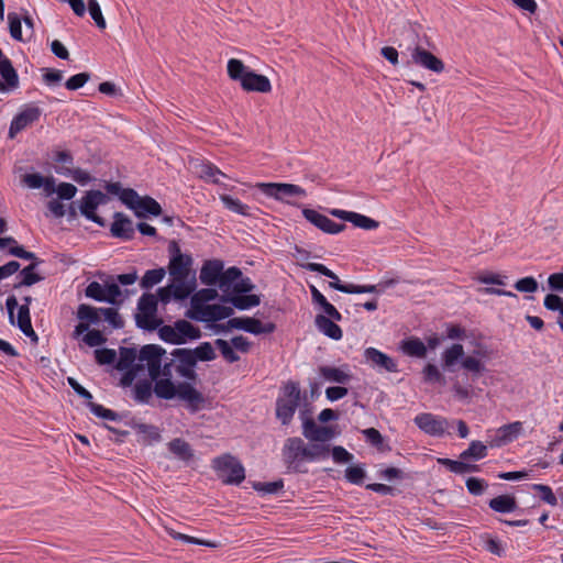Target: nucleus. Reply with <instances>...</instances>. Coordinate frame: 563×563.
Masks as SVG:
<instances>
[{
    "label": "nucleus",
    "mask_w": 563,
    "mask_h": 563,
    "mask_svg": "<svg viewBox=\"0 0 563 563\" xmlns=\"http://www.w3.org/2000/svg\"><path fill=\"white\" fill-rule=\"evenodd\" d=\"M459 361H461L462 368L472 373L474 378L486 369L479 358L473 355L464 356V347L460 343H454L442 352V363L445 369L451 371Z\"/></svg>",
    "instance_id": "3"
},
{
    "label": "nucleus",
    "mask_w": 563,
    "mask_h": 563,
    "mask_svg": "<svg viewBox=\"0 0 563 563\" xmlns=\"http://www.w3.org/2000/svg\"><path fill=\"white\" fill-rule=\"evenodd\" d=\"M37 265H38V262H33L30 265H27L26 267H24L20 272L21 280L19 283H16L13 287L14 288H19L22 286L29 287V286H32V285L41 282L43 279V277L34 272L35 267Z\"/></svg>",
    "instance_id": "40"
},
{
    "label": "nucleus",
    "mask_w": 563,
    "mask_h": 563,
    "mask_svg": "<svg viewBox=\"0 0 563 563\" xmlns=\"http://www.w3.org/2000/svg\"><path fill=\"white\" fill-rule=\"evenodd\" d=\"M303 267L309 272L319 273L332 279L329 286L344 294H374L378 292L376 285L342 284L335 273L321 263H307Z\"/></svg>",
    "instance_id": "7"
},
{
    "label": "nucleus",
    "mask_w": 563,
    "mask_h": 563,
    "mask_svg": "<svg viewBox=\"0 0 563 563\" xmlns=\"http://www.w3.org/2000/svg\"><path fill=\"white\" fill-rule=\"evenodd\" d=\"M240 59L231 58L228 62V74L231 79L242 82L243 77L250 71Z\"/></svg>",
    "instance_id": "47"
},
{
    "label": "nucleus",
    "mask_w": 563,
    "mask_h": 563,
    "mask_svg": "<svg viewBox=\"0 0 563 563\" xmlns=\"http://www.w3.org/2000/svg\"><path fill=\"white\" fill-rule=\"evenodd\" d=\"M487 487V483L483 478L468 477L466 479V488L470 494L481 496Z\"/></svg>",
    "instance_id": "64"
},
{
    "label": "nucleus",
    "mask_w": 563,
    "mask_h": 563,
    "mask_svg": "<svg viewBox=\"0 0 563 563\" xmlns=\"http://www.w3.org/2000/svg\"><path fill=\"white\" fill-rule=\"evenodd\" d=\"M111 235L125 241L132 240L135 229L132 220L122 212L113 214V222L110 228Z\"/></svg>",
    "instance_id": "22"
},
{
    "label": "nucleus",
    "mask_w": 563,
    "mask_h": 563,
    "mask_svg": "<svg viewBox=\"0 0 563 563\" xmlns=\"http://www.w3.org/2000/svg\"><path fill=\"white\" fill-rule=\"evenodd\" d=\"M100 311H101V318H103L113 328L118 329V328L123 327V320L117 309L101 308Z\"/></svg>",
    "instance_id": "59"
},
{
    "label": "nucleus",
    "mask_w": 563,
    "mask_h": 563,
    "mask_svg": "<svg viewBox=\"0 0 563 563\" xmlns=\"http://www.w3.org/2000/svg\"><path fill=\"white\" fill-rule=\"evenodd\" d=\"M332 320L323 314H317L314 324L317 329L325 336L339 341L343 336L342 329Z\"/></svg>",
    "instance_id": "29"
},
{
    "label": "nucleus",
    "mask_w": 563,
    "mask_h": 563,
    "mask_svg": "<svg viewBox=\"0 0 563 563\" xmlns=\"http://www.w3.org/2000/svg\"><path fill=\"white\" fill-rule=\"evenodd\" d=\"M487 456V446L481 441H472L468 448L460 454L461 460L478 461Z\"/></svg>",
    "instance_id": "41"
},
{
    "label": "nucleus",
    "mask_w": 563,
    "mask_h": 563,
    "mask_svg": "<svg viewBox=\"0 0 563 563\" xmlns=\"http://www.w3.org/2000/svg\"><path fill=\"white\" fill-rule=\"evenodd\" d=\"M411 59L412 62L428 70H431L433 73H442L444 70V64L443 62L438 58L435 55L430 53L429 51L424 49L421 46H416L411 52Z\"/></svg>",
    "instance_id": "19"
},
{
    "label": "nucleus",
    "mask_w": 563,
    "mask_h": 563,
    "mask_svg": "<svg viewBox=\"0 0 563 563\" xmlns=\"http://www.w3.org/2000/svg\"><path fill=\"white\" fill-rule=\"evenodd\" d=\"M136 325L140 329L153 331L162 324V319L156 313L137 312L135 316Z\"/></svg>",
    "instance_id": "42"
},
{
    "label": "nucleus",
    "mask_w": 563,
    "mask_h": 563,
    "mask_svg": "<svg viewBox=\"0 0 563 563\" xmlns=\"http://www.w3.org/2000/svg\"><path fill=\"white\" fill-rule=\"evenodd\" d=\"M173 356L175 360L179 361L183 364H186L189 367H196L197 357L195 355L194 350L176 349L173 352Z\"/></svg>",
    "instance_id": "54"
},
{
    "label": "nucleus",
    "mask_w": 563,
    "mask_h": 563,
    "mask_svg": "<svg viewBox=\"0 0 563 563\" xmlns=\"http://www.w3.org/2000/svg\"><path fill=\"white\" fill-rule=\"evenodd\" d=\"M88 298L95 299L96 301L104 302V286L99 284L98 282H91L85 291Z\"/></svg>",
    "instance_id": "63"
},
{
    "label": "nucleus",
    "mask_w": 563,
    "mask_h": 563,
    "mask_svg": "<svg viewBox=\"0 0 563 563\" xmlns=\"http://www.w3.org/2000/svg\"><path fill=\"white\" fill-rule=\"evenodd\" d=\"M124 205L134 211L137 218H144L146 214L157 217L162 212L161 205L152 197H141L135 190L124 194Z\"/></svg>",
    "instance_id": "9"
},
{
    "label": "nucleus",
    "mask_w": 563,
    "mask_h": 563,
    "mask_svg": "<svg viewBox=\"0 0 563 563\" xmlns=\"http://www.w3.org/2000/svg\"><path fill=\"white\" fill-rule=\"evenodd\" d=\"M42 115V110L37 106L27 104L24 106L12 119L8 137L13 140L15 136L21 133L26 128L31 126L35 122L40 120Z\"/></svg>",
    "instance_id": "11"
},
{
    "label": "nucleus",
    "mask_w": 563,
    "mask_h": 563,
    "mask_svg": "<svg viewBox=\"0 0 563 563\" xmlns=\"http://www.w3.org/2000/svg\"><path fill=\"white\" fill-rule=\"evenodd\" d=\"M423 379L427 383H442L444 382L443 375L434 364H427L422 371Z\"/></svg>",
    "instance_id": "60"
},
{
    "label": "nucleus",
    "mask_w": 563,
    "mask_h": 563,
    "mask_svg": "<svg viewBox=\"0 0 563 563\" xmlns=\"http://www.w3.org/2000/svg\"><path fill=\"white\" fill-rule=\"evenodd\" d=\"M241 86L246 91L269 92L272 84L269 79L264 76L250 70L242 79Z\"/></svg>",
    "instance_id": "26"
},
{
    "label": "nucleus",
    "mask_w": 563,
    "mask_h": 563,
    "mask_svg": "<svg viewBox=\"0 0 563 563\" xmlns=\"http://www.w3.org/2000/svg\"><path fill=\"white\" fill-rule=\"evenodd\" d=\"M135 401L140 404H150L154 391V385L148 380L137 382L133 387Z\"/></svg>",
    "instance_id": "38"
},
{
    "label": "nucleus",
    "mask_w": 563,
    "mask_h": 563,
    "mask_svg": "<svg viewBox=\"0 0 563 563\" xmlns=\"http://www.w3.org/2000/svg\"><path fill=\"white\" fill-rule=\"evenodd\" d=\"M532 489L540 494V498L542 501L547 503L550 506L558 505V499L550 486L544 484H533Z\"/></svg>",
    "instance_id": "55"
},
{
    "label": "nucleus",
    "mask_w": 563,
    "mask_h": 563,
    "mask_svg": "<svg viewBox=\"0 0 563 563\" xmlns=\"http://www.w3.org/2000/svg\"><path fill=\"white\" fill-rule=\"evenodd\" d=\"M15 324L24 335L37 340V335L31 322L30 308H27L26 305H21L19 307L18 320Z\"/></svg>",
    "instance_id": "33"
},
{
    "label": "nucleus",
    "mask_w": 563,
    "mask_h": 563,
    "mask_svg": "<svg viewBox=\"0 0 563 563\" xmlns=\"http://www.w3.org/2000/svg\"><path fill=\"white\" fill-rule=\"evenodd\" d=\"M416 426L431 437H442L450 433V422L446 418L433 413H419L413 419Z\"/></svg>",
    "instance_id": "13"
},
{
    "label": "nucleus",
    "mask_w": 563,
    "mask_h": 563,
    "mask_svg": "<svg viewBox=\"0 0 563 563\" xmlns=\"http://www.w3.org/2000/svg\"><path fill=\"white\" fill-rule=\"evenodd\" d=\"M241 276V269L235 266L229 267L225 271L222 269V275L219 277L217 285L222 290L223 296H231L233 294V286Z\"/></svg>",
    "instance_id": "30"
},
{
    "label": "nucleus",
    "mask_w": 563,
    "mask_h": 563,
    "mask_svg": "<svg viewBox=\"0 0 563 563\" xmlns=\"http://www.w3.org/2000/svg\"><path fill=\"white\" fill-rule=\"evenodd\" d=\"M212 468L222 483L227 485H240L245 479L243 464L229 453L214 457Z\"/></svg>",
    "instance_id": "4"
},
{
    "label": "nucleus",
    "mask_w": 563,
    "mask_h": 563,
    "mask_svg": "<svg viewBox=\"0 0 563 563\" xmlns=\"http://www.w3.org/2000/svg\"><path fill=\"white\" fill-rule=\"evenodd\" d=\"M489 508L496 512L509 514L517 509V501L514 496L500 495L489 500Z\"/></svg>",
    "instance_id": "34"
},
{
    "label": "nucleus",
    "mask_w": 563,
    "mask_h": 563,
    "mask_svg": "<svg viewBox=\"0 0 563 563\" xmlns=\"http://www.w3.org/2000/svg\"><path fill=\"white\" fill-rule=\"evenodd\" d=\"M283 459L288 470L302 472L300 465L308 462L307 444L301 438H288L282 450Z\"/></svg>",
    "instance_id": "8"
},
{
    "label": "nucleus",
    "mask_w": 563,
    "mask_h": 563,
    "mask_svg": "<svg viewBox=\"0 0 563 563\" xmlns=\"http://www.w3.org/2000/svg\"><path fill=\"white\" fill-rule=\"evenodd\" d=\"M223 262L220 260H208L200 269V282L206 286H216L222 275Z\"/></svg>",
    "instance_id": "24"
},
{
    "label": "nucleus",
    "mask_w": 563,
    "mask_h": 563,
    "mask_svg": "<svg viewBox=\"0 0 563 563\" xmlns=\"http://www.w3.org/2000/svg\"><path fill=\"white\" fill-rule=\"evenodd\" d=\"M87 405H88L90 411L95 416H97L101 419L110 420V421H117L120 419V416L115 411L108 409V408L103 407L102 405H99V404H96L92 401H89Z\"/></svg>",
    "instance_id": "51"
},
{
    "label": "nucleus",
    "mask_w": 563,
    "mask_h": 563,
    "mask_svg": "<svg viewBox=\"0 0 563 563\" xmlns=\"http://www.w3.org/2000/svg\"><path fill=\"white\" fill-rule=\"evenodd\" d=\"M168 446L173 454L184 461L190 460L194 455L189 443L183 439H174L169 442Z\"/></svg>",
    "instance_id": "45"
},
{
    "label": "nucleus",
    "mask_w": 563,
    "mask_h": 563,
    "mask_svg": "<svg viewBox=\"0 0 563 563\" xmlns=\"http://www.w3.org/2000/svg\"><path fill=\"white\" fill-rule=\"evenodd\" d=\"M176 334L179 336V344H184L189 340H197L200 338V330L186 320H178L175 323Z\"/></svg>",
    "instance_id": "31"
},
{
    "label": "nucleus",
    "mask_w": 563,
    "mask_h": 563,
    "mask_svg": "<svg viewBox=\"0 0 563 563\" xmlns=\"http://www.w3.org/2000/svg\"><path fill=\"white\" fill-rule=\"evenodd\" d=\"M253 488L256 492L263 493V494H276L284 488V482H283V479H278L275 482H265V483L257 482V483H254Z\"/></svg>",
    "instance_id": "57"
},
{
    "label": "nucleus",
    "mask_w": 563,
    "mask_h": 563,
    "mask_svg": "<svg viewBox=\"0 0 563 563\" xmlns=\"http://www.w3.org/2000/svg\"><path fill=\"white\" fill-rule=\"evenodd\" d=\"M168 534L174 540H178V541H181V542H185V543H191V544H197V545H205V547H208V548H216L217 547L216 542H211V541L203 540V539H198V538L185 534V533L176 532L174 530H169Z\"/></svg>",
    "instance_id": "50"
},
{
    "label": "nucleus",
    "mask_w": 563,
    "mask_h": 563,
    "mask_svg": "<svg viewBox=\"0 0 563 563\" xmlns=\"http://www.w3.org/2000/svg\"><path fill=\"white\" fill-rule=\"evenodd\" d=\"M169 286L174 291V299L184 300L194 292L196 280L194 276L170 277Z\"/></svg>",
    "instance_id": "27"
},
{
    "label": "nucleus",
    "mask_w": 563,
    "mask_h": 563,
    "mask_svg": "<svg viewBox=\"0 0 563 563\" xmlns=\"http://www.w3.org/2000/svg\"><path fill=\"white\" fill-rule=\"evenodd\" d=\"M88 11L96 25L100 30H104L107 27V22L102 15L101 8L97 0H88Z\"/></svg>",
    "instance_id": "52"
},
{
    "label": "nucleus",
    "mask_w": 563,
    "mask_h": 563,
    "mask_svg": "<svg viewBox=\"0 0 563 563\" xmlns=\"http://www.w3.org/2000/svg\"><path fill=\"white\" fill-rule=\"evenodd\" d=\"M197 168L200 178L212 184H220L219 177L225 176L216 165L209 162H202Z\"/></svg>",
    "instance_id": "36"
},
{
    "label": "nucleus",
    "mask_w": 563,
    "mask_h": 563,
    "mask_svg": "<svg viewBox=\"0 0 563 563\" xmlns=\"http://www.w3.org/2000/svg\"><path fill=\"white\" fill-rule=\"evenodd\" d=\"M197 373L195 368L172 358L163 366V377L154 384V391L157 398L170 400L178 398L186 404L192 413L205 407V396L195 388L190 382H195Z\"/></svg>",
    "instance_id": "1"
},
{
    "label": "nucleus",
    "mask_w": 563,
    "mask_h": 563,
    "mask_svg": "<svg viewBox=\"0 0 563 563\" xmlns=\"http://www.w3.org/2000/svg\"><path fill=\"white\" fill-rule=\"evenodd\" d=\"M302 216L308 222H310L316 228L328 234H338L345 229V224L334 222L333 220L318 212L314 209H302Z\"/></svg>",
    "instance_id": "16"
},
{
    "label": "nucleus",
    "mask_w": 563,
    "mask_h": 563,
    "mask_svg": "<svg viewBox=\"0 0 563 563\" xmlns=\"http://www.w3.org/2000/svg\"><path fill=\"white\" fill-rule=\"evenodd\" d=\"M364 357L374 368L384 369L388 373H396L398 371L397 363L390 356L375 347L365 349Z\"/></svg>",
    "instance_id": "20"
},
{
    "label": "nucleus",
    "mask_w": 563,
    "mask_h": 563,
    "mask_svg": "<svg viewBox=\"0 0 563 563\" xmlns=\"http://www.w3.org/2000/svg\"><path fill=\"white\" fill-rule=\"evenodd\" d=\"M158 335L161 340L170 344H179V336L176 334L175 324L174 325H159L158 327Z\"/></svg>",
    "instance_id": "61"
},
{
    "label": "nucleus",
    "mask_w": 563,
    "mask_h": 563,
    "mask_svg": "<svg viewBox=\"0 0 563 563\" xmlns=\"http://www.w3.org/2000/svg\"><path fill=\"white\" fill-rule=\"evenodd\" d=\"M221 300L223 302L231 303L234 308L239 310H247L253 307H257L261 303V296L247 292L231 296H222Z\"/></svg>",
    "instance_id": "28"
},
{
    "label": "nucleus",
    "mask_w": 563,
    "mask_h": 563,
    "mask_svg": "<svg viewBox=\"0 0 563 563\" xmlns=\"http://www.w3.org/2000/svg\"><path fill=\"white\" fill-rule=\"evenodd\" d=\"M93 354L99 365H110L117 360V353L111 349H97Z\"/></svg>",
    "instance_id": "58"
},
{
    "label": "nucleus",
    "mask_w": 563,
    "mask_h": 563,
    "mask_svg": "<svg viewBox=\"0 0 563 563\" xmlns=\"http://www.w3.org/2000/svg\"><path fill=\"white\" fill-rule=\"evenodd\" d=\"M109 198L106 194L100 190H89L81 198L79 210L80 213L89 221H92L99 225H103L104 221L101 217L96 213L99 206L106 205Z\"/></svg>",
    "instance_id": "12"
},
{
    "label": "nucleus",
    "mask_w": 563,
    "mask_h": 563,
    "mask_svg": "<svg viewBox=\"0 0 563 563\" xmlns=\"http://www.w3.org/2000/svg\"><path fill=\"white\" fill-rule=\"evenodd\" d=\"M256 187L265 196L274 198L279 201H286L287 203H290L287 200L288 197L305 198L307 196V192L302 187L294 184L258 183Z\"/></svg>",
    "instance_id": "10"
},
{
    "label": "nucleus",
    "mask_w": 563,
    "mask_h": 563,
    "mask_svg": "<svg viewBox=\"0 0 563 563\" xmlns=\"http://www.w3.org/2000/svg\"><path fill=\"white\" fill-rule=\"evenodd\" d=\"M365 470L361 465L350 466L345 470V479L354 485H362L365 478Z\"/></svg>",
    "instance_id": "53"
},
{
    "label": "nucleus",
    "mask_w": 563,
    "mask_h": 563,
    "mask_svg": "<svg viewBox=\"0 0 563 563\" xmlns=\"http://www.w3.org/2000/svg\"><path fill=\"white\" fill-rule=\"evenodd\" d=\"M220 200L228 210H230L236 214H240L243 217L252 216V208L250 206L243 203L238 198H234L230 195H221Z\"/></svg>",
    "instance_id": "35"
},
{
    "label": "nucleus",
    "mask_w": 563,
    "mask_h": 563,
    "mask_svg": "<svg viewBox=\"0 0 563 563\" xmlns=\"http://www.w3.org/2000/svg\"><path fill=\"white\" fill-rule=\"evenodd\" d=\"M301 399V391L299 384L296 382H288L283 388V395L276 400V417L282 424L287 426L294 418V415L299 406Z\"/></svg>",
    "instance_id": "5"
},
{
    "label": "nucleus",
    "mask_w": 563,
    "mask_h": 563,
    "mask_svg": "<svg viewBox=\"0 0 563 563\" xmlns=\"http://www.w3.org/2000/svg\"><path fill=\"white\" fill-rule=\"evenodd\" d=\"M402 352L409 356L424 357L427 354V346L418 338H411L401 342Z\"/></svg>",
    "instance_id": "39"
},
{
    "label": "nucleus",
    "mask_w": 563,
    "mask_h": 563,
    "mask_svg": "<svg viewBox=\"0 0 563 563\" xmlns=\"http://www.w3.org/2000/svg\"><path fill=\"white\" fill-rule=\"evenodd\" d=\"M330 214L343 220L351 222L354 227L364 230H376L379 227V222L361 213L354 211H346L342 209H331Z\"/></svg>",
    "instance_id": "18"
},
{
    "label": "nucleus",
    "mask_w": 563,
    "mask_h": 563,
    "mask_svg": "<svg viewBox=\"0 0 563 563\" xmlns=\"http://www.w3.org/2000/svg\"><path fill=\"white\" fill-rule=\"evenodd\" d=\"M302 434L311 442H328L332 440L335 432L332 427L318 426L312 419L302 417Z\"/></svg>",
    "instance_id": "17"
},
{
    "label": "nucleus",
    "mask_w": 563,
    "mask_h": 563,
    "mask_svg": "<svg viewBox=\"0 0 563 563\" xmlns=\"http://www.w3.org/2000/svg\"><path fill=\"white\" fill-rule=\"evenodd\" d=\"M0 76L3 82H0V90L15 89L19 86V76L12 62L3 54L0 48Z\"/></svg>",
    "instance_id": "23"
},
{
    "label": "nucleus",
    "mask_w": 563,
    "mask_h": 563,
    "mask_svg": "<svg viewBox=\"0 0 563 563\" xmlns=\"http://www.w3.org/2000/svg\"><path fill=\"white\" fill-rule=\"evenodd\" d=\"M8 21L11 37L15 41H22V25L19 14L15 12H10L8 14Z\"/></svg>",
    "instance_id": "56"
},
{
    "label": "nucleus",
    "mask_w": 563,
    "mask_h": 563,
    "mask_svg": "<svg viewBox=\"0 0 563 563\" xmlns=\"http://www.w3.org/2000/svg\"><path fill=\"white\" fill-rule=\"evenodd\" d=\"M158 299L153 294H143L137 301L139 312L157 313Z\"/></svg>",
    "instance_id": "48"
},
{
    "label": "nucleus",
    "mask_w": 563,
    "mask_h": 563,
    "mask_svg": "<svg viewBox=\"0 0 563 563\" xmlns=\"http://www.w3.org/2000/svg\"><path fill=\"white\" fill-rule=\"evenodd\" d=\"M218 296V291L213 288H202L195 292L190 300L188 317L199 322H216L230 318L233 314L232 307L209 303Z\"/></svg>",
    "instance_id": "2"
},
{
    "label": "nucleus",
    "mask_w": 563,
    "mask_h": 563,
    "mask_svg": "<svg viewBox=\"0 0 563 563\" xmlns=\"http://www.w3.org/2000/svg\"><path fill=\"white\" fill-rule=\"evenodd\" d=\"M169 252L168 273L170 277L190 276L192 257L189 254H183L176 242L170 244Z\"/></svg>",
    "instance_id": "14"
},
{
    "label": "nucleus",
    "mask_w": 563,
    "mask_h": 563,
    "mask_svg": "<svg viewBox=\"0 0 563 563\" xmlns=\"http://www.w3.org/2000/svg\"><path fill=\"white\" fill-rule=\"evenodd\" d=\"M194 352L197 357V361H212L216 358L214 350L211 343L209 342L201 343L194 350Z\"/></svg>",
    "instance_id": "62"
},
{
    "label": "nucleus",
    "mask_w": 563,
    "mask_h": 563,
    "mask_svg": "<svg viewBox=\"0 0 563 563\" xmlns=\"http://www.w3.org/2000/svg\"><path fill=\"white\" fill-rule=\"evenodd\" d=\"M214 345L217 346V349H219L223 358L225 361H228L229 363H235L240 360L239 355L234 351L233 345L231 343H229L228 341L222 340V339H217L214 341Z\"/></svg>",
    "instance_id": "49"
},
{
    "label": "nucleus",
    "mask_w": 563,
    "mask_h": 563,
    "mask_svg": "<svg viewBox=\"0 0 563 563\" xmlns=\"http://www.w3.org/2000/svg\"><path fill=\"white\" fill-rule=\"evenodd\" d=\"M139 363V354L135 349L121 347L120 356L117 363V368L120 371H137L136 364Z\"/></svg>",
    "instance_id": "32"
},
{
    "label": "nucleus",
    "mask_w": 563,
    "mask_h": 563,
    "mask_svg": "<svg viewBox=\"0 0 563 563\" xmlns=\"http://www.w3.org/2000/svg\"><path fill=\"white\" fill-rule=\"evenodd\" d=\"M522 429L519 421L504 424L495 431L494 437L489 441L492 448H500L516 440Z\"/></svg>",
    "instance_id": "21"
},
{
    "label": "nucleus",
    "mask_w": 563,
    "mask_h": 563,
    "mask_svg": "<svg viewBox=\"0 0 563 563\" xmlns=\"http://www.w3.org/2000/svg\"><path fill=\"white\" fill-rule=\"evenodd\" d=\"M56 173L66 177H71L76 183L80 185H86L91 180L89 173L81 168L71 169L66 166L56 167Z\"/></svg>",
    "instance_id": "46"
},
{
    "label": "nucleus",
    "mask_w": 563,
    "mask_h": 563,
    "mask_svg": "<svg viewBox=\"0 0 563 563\" xmlns=\"http://www.w3.org/2000/svg\"><path fill=\"white\" fill-rule=\"evenodd\" d=\"M101 308H95L86 303H81L77 308V318L89 324H99L101 321Z\"/></svg>",
    "instance_id": "37"
},
{
    "label": "nucleus",
    "mask_w": 563,
    "mask_h": 563,
    "mask_svg": "<svg viewBox=\"0 0 563 563\" xmlns=\"http://www.w3.org/2000/svg\"><path fill=\"white\" fill-rule=\"evenodd\" d=\"M228 327L243 330L254 335L272 333L275 324L272 322L262 323L258 319L252 317H236L228 320Z\"/></svg>",
    "instance_id": "15"
},
{
    "label": "nucleus",
    "mask_w": 563,
    "mask_h": 563,
    "mask_svg": "<svg viewBox=\"0 0 563 563\" xmlns=\"http://www.w3.org/2000/svg\"><path fill=\"white\" fill-rule=\"evenodd\" d=\"M166 275V271L164 267L155 268V269H148L143 275L140 286L143 289L152 288L153 286L159 284Z\"/></svg>",
    "instance_id": "43"
},
{
    "label": "nucleus",
    "mask_w": 563,
    "mask_h": 563,
    "mask_svg": "<svg viewBox=\"0 0 563 563\" xmlns=\"http://www.w3.org/2000/svg\"><path fill=\"white\" fill-rule=\"evenodd\" d=\"M308 462L327 460L330 455V448L321 442L307 444Z\"/></svg>",
    "instance_id": "44"
},
{
    "label": "nucleus",
    "mask_w": 563,
    "mask_h": 563,
    "mask_svg": "<svg viewBox=\"0 0 563 563\" xmlns=\"http://www.w3.org/2000/svg\"><path fill=\"white\" fill-rule=\"evenodd\" d=\"M166 354V351L155 344L144 345L139 352V363L136 367L142 368L146 367L148 372V376L156 384V382L163 377V357Z\"/></svg>",
    "instance_id": "6"
},
{
    "label": "nucleus",
    "mask_w": 563,
    "mask_h": 563,
    "mask_svg": "<svg viewBox=\"0 0 563 563\" xmlns=\"http://www.w3.org/2000/svg\"><path fill=\"white\" fill-rule=\"evenodd\" d=\"M320 376L329 383L347 384L352 379V373L349 365L344 364L340 367L320 366Z\"/></svg>",
    "instance_id": "25"
}]
</instances>
